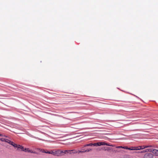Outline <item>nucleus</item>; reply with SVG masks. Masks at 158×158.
Masks as SVG:
<instances>
[{"instance_id": "obj_1", "label": "nucleus", "mask_w": 158, "mask_h": 158, "mask_svg": "<svg viewBox=\"0 0 158 158\" xmlns=\"http://www.w3.org/2000/svg\"><path fill=\"white\" fill-rule=\"evenodd\" d=\"M95 146V145H94V143H89L88 144H86L85 145H84V148H83L82 149L83 151H81V152H89L92 149H90V148H88L86 150H85V149H84V148H85L87 146Z\"/></svg>"}, {"instance_id": "obj_2", "label": "nucleus", "mask_w": 158, "mask_h": 158, "mask_svg": "<svg viewBox=\"0 0 158 158\" xmlns=\"http://www.w3.org/2000/svg\"><path fill=\"white\" fill-rule=\"evenodd\" d=\"M143 158H154V155L151 152H148L144 155Z\"/></svg>"}, {"instance_id": "obj_3", "label": "nucleus", "mask_w": 158, "mask_h": 158, "mask_svg": "<svg viewBox=\"0 0 158 158\" xmlns=\"http://www.w3.org/2000/svg\"><path fill=\"white\" fill-rule=\"evenodd\" d=\"M106 141H102L99 142L97 143H94V145L95 147L103 145H106Z\"/></svg>"}, {"instance_id": "obj_4", "label": "nucleus", "mask_w": 158, "mask_h": 158, "mask_svg": "<svg viewBox=\"0 0 158 158\" xmlns=\"http://www.w3.org/2000/svg\"><path fill=\"white\" fill-rule=\"evenodd\" d=\"M150 146H137V147H135V148L136 149H135V150H142L143 149L146 148H147L149 147H150Z\"/></svg>"}, {"instance_id": "obj_5", "label": "nucleus", "mask_w": 158, "mask_h": 158, "mask_svg": "<svg viewBox=\"0 0 158 158\" xmlns=\"http://www.w3.org/2000/svg\"><path fill=\"white\" fill-rule=\"evenodd\" d=\"M76 152L74 150H65L64 151H63V152L62 153H64V154H72V153H75Z\"/></svg>"}, {"instance_id": "obj_6", "label": "nucleus", "mask_w": 158, "mask_h": 158, "mask_svg": "<svg viewBox=\"0 0 158 158\" xmlns=\"http://www.w3.org/2000/svg\"><path fill=\"white\" fill-rule=\"evenodd\" d=\"M7 143H8L12 145L15 148H16L18 147V145L17 144L15 143L14 142H13V141H10V140H9L8 139L7 142Z\"/></svg>"}, {"instance_id": "obj_7", "label": "nucleus", "mask_w": 158, "mask_h": 158, "mask_svg": "<svg viewBox=\"0 0 158 158\" xmlns=\"http://www.w3.org/2000/svg\"><path fill=\"white\" fill-rule=\"evenodd\" d=\"M150 152L154 154L156 156H158V150L151 149V151Z\"/></svg>"}, {"instance_id": "obj_8", "label": "nucleus", "mask_w": 158, "mask_h": 158, "mask_svg": "<svg viewBox=\"0 0 158 158\" xmlns=\"http://www.w3.org/2000/svg\"><path fill=\"white\" fill-rule=\"evenodd\" d=\"M102 149L105 151H113V148L111 147H104L102 148Z\"/></svg>"}, {"instance_id": "obj_9", "label": "nucleus", "mask_w": 158, "mask_h": 158, "mask_svg": "<svg viewBox=\"0 0 158 158\" xmlns=\"http://www.w3.org/2000/svg\"><path fill=\"white\" fill-rule=\"evenodd\" d=\"M134 148L135 147H131L129 148L126 146H123V149H127L129 150H135L136 149Z\"/></svg>"}, {"instance_id": "obj_10", "label": "nucleus", "mask_w": 158, "mask_h": 158, "mask_svg": "<svg viewBox=\"0 0 158 158\" xmlns=\"http://www.w3.org/2000/svg\"><path fill=\"white\" fill-rule=\"evenodd\" d=\"M16 148H17V150H21L22 151H23V149H24V147L19 145H18V147Z\"/></svg>"}, {"instance_id": "obj_11", "label": "nucleus", "mask_w": 158, "mask_h": 158, "mask_svg": "<svg viewBox=\"0 0 158 158\" xmlns=\"http://www.w3.org/2000/svg\"><path fill=\"white\" fill-rule=\"evenodd\" d=\"M151 151V148H149L147 149H144L142 151V153L145 152H150Z\"/></svg>"}, {"instance_id": "obj_12", "label": "nucleus", "mask_w": 158, "mask_h": 158, "mask_svg": "<svg viewBox=\"0 0 158 158\" xmlns=\"http://www.w3.org/2000/svg\"><path fill=\"white\" fill-rule=\"evenodd\" d=\"M8 139H6L4 138H1L0 139V140L3 142H7Z\"/></svg>"}, {"instance_id": "obj_13", "label": "nucleus", "mask_w": 158, "mask_h": 158, "mask_svg": "<svg viewBox=\"0 0 158 158\" xmlns=\"http://www.w3.org/2000/svg\"><path fill=\"white\" fill-rule=\"evenodd\" d=\"M106 146H111V147H114V146L112 144H111L110 143H107L106 142Z\"/></svg>"}, {"instance_id": "obj_14", "label": "nucleus", "mask_w": 158, "mask_h": 158, "mask_svg": "<svg viewBox=\"0 0 158 158\" xmlns=\"http://www.w3.org/2000/svg\"><path fill=\"white\" fill-rule=\"evenodd\" d=\"M27 152L29 153H36V152L35 151H34L31 150H30L29 148L28 149Z\"/></svg>"}, {"instance_id": "obj_15", "label": "nucleus", "mask_w": 158, "mask_h": 158, "mask_svg": "<svg viewBox=\"0 0 158 158\" xmlns=\"http://www.w3.org/2000/svg\"><path fill=\"white\" fill-rule=\"evenodd\" d=\"M60 152H57V156H60V155L62 153V152H63V151H60Z\"/></svg>"}, {"instance_id": "obj_16", "label": "nucleus", "mask_w": 158, "mask_h": 158, "mask_svg": "<svg viewBox=\"0 0 158 158\" xmlns=\"http://www.w3.org/2000/svg\"><path fill=\"white\" fill-rule=\"evenodd\" d=\"M60 152V150H57L55 151V152H54L53 155L54 156H57V152Z\"/></svg>"}, {"instance_id": "obj_17", "label": "nucleus", "mask_w": 158, "mask_h": 158, "mask_svg": "<svg viewBox=\"0 0 158 158\" xmlns=\"http://www.w3.org/2000/svg\"><path fill=\"white\" fill-rule=\"evenodd\" d=\"M42 152L43 153H47V154H50L51 153V152L48 151H43Z\"/></svg>"}, {"instance_id": "obj_18", "label": "nucleus", "mask_w": 158, "mask_h": 158, "mask_svg": "<svg viewBox=\"0 0 158 158\" xmlns=\"http://www.w3.org/2000/svg\"><path fill=\"white\" fill-rule=\"evenodd\" d=\"M28 149V148H24V149H23V151L25 152H27Z\"/></svg>"}, {"instance_id": "obj_19", "label": "nucleus", "mask_w": 158, "mask_h": 158, "mask_svg": "<svg viewBox=\"0 0 158 158\" xmlns=\"http://www.w3.org/2000/svg\"><path fill=\"white\" fill-rule=\"evenodd\" d=\"M135 152V153H142V151H139L138 152Z\"/></svg>"}, {"instance_id": "obj_20", "label": "nucleus", "mask_w": 158, "mask_h": 158, "mask_svg": "<svg viewBox=\"0 0 158 158\" xmlns=\"http://www.w3.org/2000/svg\"><path fill=\"white\" fill-rule=\"evenodd\" d=\"M116 148H123V146H117V147H116Z\"/></svg>"}, {"instance_id": "obj_21", "label": "nucleus", "mask_w": 158, "mask_h": 158, "mask_svg": "<svg viewBox=\"0 0 158 158\" xmlns=\"http://www.w3.org/2000/svg\"><path fill=\"white\" fill-rule=\"evenodd\" d=\"M51 154H53H53H54V152L53 151H51Z\"/></svg>"}, {"instance_id": "obj_22", "label": "nucleus", "mask_w": 158, "mask_h": 158, "mask_svg": "<svg viewBox=\"0 0 158 158\" xmlns=\"http://www.w3.org/2000/svg\"><path fill=\"white\" fill-rule=\"evenodd\" d=\"M134 96H135L136 98H138L139 99V98L138 96H136V95H135Z\"/></svg>"}, {"instance_id": "obj_23", "label": "nucleus", "mask_w": 158, "mask_h": 158, "mask_svg": "<svg viewBox=\"0 0 158 158\" xmlns=\"http://www.w3.org/2000/svg\"><path fill=\"white\" fill-rule=\"evenodd\" d=\"M2 136V135L1 134H0V136Z\"/></svg>"}]
</instances>
